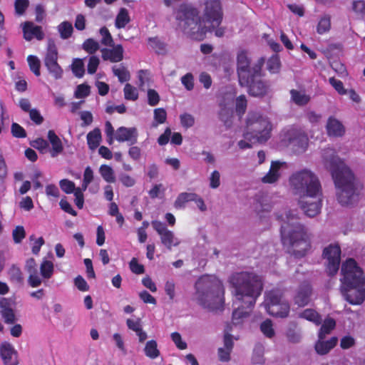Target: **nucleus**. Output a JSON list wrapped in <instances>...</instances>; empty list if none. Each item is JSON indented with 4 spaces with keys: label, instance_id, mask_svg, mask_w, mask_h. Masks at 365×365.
<instances>
[{
    "label": "nucleus",
    "instance_id": "obj_1",
    "mask_svg": "<svg viewBox=\"0 0 365 365\" xmlns=\"http://www.w3.org/2000/svg\"><path fill=\"white\" fill-rule=\"evenodd\" d=\"M204 15L205 21H201L199 11L190 4H181L175 13L178 26L190 38L201 41L207 31L218 27L222 19L220 0H205Z\"/></svg>",
    "mask_w": 365,
    "mask_h": 365
},
{
    "label": "nucleus",
    "instance_id": "obj_2",
    "mask_svg": "<svg viewBox=\"0 0 365 365\" xmlns=\"http://www.w3.org/2000/svg\"><path fill=\"white\" fill-rule=\"evenodd\" d=\"M230 283L235 288V307L232 312V323L235 326L242 324L250 314L257 299L262 291L260 277L252 272H240L232 274Z\"/></svg>",
    "mask_w": 365,
    "mask_h": 365
},
{
    "label": "nucleus",
    "instance_id": "obj_3",
    "mask_svg": "<svg viewBox=\"0 0 365 365\" xmlns=\"http://www.w3.org/2000/svg\"><path fill=\"white\" fill-rule=\"evenodd\" d=\"M321 163L331 173L339 202L347 205L355 201L357 196L354 175L333 148H327L322 150Z\"/></svg>",
    "mask_w": 365,
    "mask_h": 365
},
{
    "label": "nucleus",
    "instance_id": "obj_4",
    "mask_svg": "<svg viewBox=\"0 0 365 365\" xmlns=\"http://www.w3.org/2000/svg\"><path fill=\"white\" fill-rule=\"evenodd\" d=\"M281 237L284 246L296 257L304 256L311 247L309 236L299 222L295 211L288 210L280 215Z\"/></svg>",
    "mask_w": 365,
    "mask_h": 365
},
{
    "label": "nucleus",
    "instance_id": "obj_5",
    "mask_svg": "<svg viewBox=\"0 0 365 365\" xmlns=\"http://www.w3.org/2000/svg\"><path fill=\"white\" fill-rule=\"evenodd\" d=\"M341 292L351 304H361L365 300V277L356 261L346 259L341 265Z\"/></svg>",
    "mask_w": 365,
    "mask_h": 365
},
{
    "label": "nucleus",
    "instance_id": "obj_6",
    "mask_svg": "<svg viewBox=\"0 0 365 365\" xmlns=\"http://www.w3.org/2000/svg\"><path fill=\"white\" fill-rule=\"evenodd\" d=\"M195 299L202 307L210 311L221 309L224 304V287L215 276H202L195 283Z\"/></svg>",
    "mask_w": 365,
    "mask_h": 365
},
{
    "label": "nucleus",
    "instance_id": "obj_7",
    "mask_svg": "<svg viewBox=\"0 0 365 365\" xmlns=\"http://www.w3.org/2000/svg\"><path fill=\"white\" fill-rule=\"evenodd\" d=\"M289 184L292 192L299 199L319 197L322 195L319 180L310 170L303 169L293 173L289 178Z\"/></svg>",
    "mask_w": 365,
    "mask_h": 365
},
{
    "label": "nucleus",
    "instance_id": "obj_8",
    "mask_svg": "<svg viewBox=\"0 0 365 365\" xmlns=\"http://www.w3.org/2000/svg\"><path fill=\"white\" fill-rule=\"evenodd\" d=\"M272 125L265 116L258 112L249 113L245 138L249 140L264 143L270 138Z\"/></svg>",
    "mask_w": 365,
    "mask_h": 365
},
{
    "label": "nucleus",
    "instance_id": "obj_9",
    "mask_svg": "<svg viewBox=\"0 0 365 365\" xmlns=\"http://www.w3.org/2000/svg\"><path fill=\"white\" fill-rule=\"evenodd\" d=\"M248 53L245 50H240L237 54V71L240 86H247L250 83V78L257 76L261 71L264 64L262 58L259 59L252 66Z\"/></svg>",
    "mask_w": 365,
    "mask_h": 365
},
{
    "label": "nucleus",
    "instance_id": "obj_10",
    "mask_svg": "<svg viewBox=\"0 0 365 365\" xmlns=\"http://www.w3.org/2000/svg\"><path fill=\"white\" fill-rule=\"evenodd\" d=\"M263 305L267 313L277 317H287L289 312V304L279 290H272L265 294Z\"/></svg>",
    "mask_w": 365,
    "mask_h": 365
},
{
    "label": "nucleus",
    "instance_id": "obj_11",
    "mask_svg": "<svg viewBox=\"0 0 365 365\" xmlns=\"http://www.w3.org/2000/svg\"><path fill=\"white\" fill-rule=\"evenodd\" d=\"M323 258L326 260L327 272L329 275L337 273L341 259V248L337 244H331L323 251Z\"/></svg>",
    "mask_w": 365,
    "mask_h": 365
},
{
    "label": "nucleus",
    "instance_id": "obj_12",
    "mask_svg": "<svg viewBox=\"0 0 365 365\" xmlns=\"http://www.w3.org/2000/svg\"><path fill=\"white\" fill-rule=\"evenodd\" d=\"M285 139L288 140V146L297 154L304 153L308 147L309 139L307 135L302 130L290 129L285 135Z\"/></svg>",
    "mask_w": 365,
    "mask_h": 365
},
{
    "label": "nucleus",
    "instance_id": "obj_13",
    "mask_svg": "<svg viewBox=\"0 0 365 365\" xmlns=\"http://www.w3.org/2000/svg\"><path fill=\"white\" fill-rule=\"evenodd\" d=\"M151 225L160 235L161 243L169 250H171L173 247H177L180 244V240L162 222L154 220L152 221Z\"/></svg>",
    "mask_w": 365,
    "mask_h": 365
},
{
    "label": "nucleus",
    "instance_id": "obj_14",
    "mask_svg": "<svg viewBox=\"0 0 365 365\" xmlns=\"http://www.w3.org/2000/svg\"><path fill=\"white\" fill-rule=\"evenodd\" d=\"M235 95L229 93L222 96L220 101V110L219 113L220 118L227 126L230 125V118L233 115V103Z\"/></svg>",
    "mask_w": 365,
    "mask_h": 365
},
{
    "label": "nucleus",
    "instance_id": "obj_15",
    "mask_svg": "<svg viewBox=\"0 0 365 365\" xmlns=\"http://www.w3.org/2000/svg\"><path fill=\"white\" fill-rule=\"evenodd\" d=\"M287 168V164L284 161H272L268 173L262 178V182L266 184L277 182L282 176V171Z\"/></svg>",
    "mask_w": 365,
    "mask_h": 365
},
{
    "label": "nucleus",
    "instance_id": "obj_16",
    "mask_svg": "<svg viewBox=\"0 0 365 365\" xmlns=\"http://www.w3.org/2000/svg\"><path fill=\"white\" fill-rule=\"evenodd\" d=\"M299 203L306 215L313 217L317 215L321 210L322 196L299 199Z\"/></svg>",
    "mask_w": 365,
    "mask_h": 365
},
{
    "label": "nucleus",
    "instance_id": "obj_17",
    "mask_svg": "<svg viewBox=\"0 0 365 365\" xmlns=\"http://www.w3.org/2000/svg\"><path fill=\"white\" fill-rule=\"evenodd\" d=\"M0 355L4 365H17V352L9 342H4L0 345Z\"/></svg>",
    "mask_w": 365,
    "mask_h": 365
},
{
    "label": "nucleus",
    "instance_id": "obj_18",
    "mask_svg": "<svg viewBox=\"0 0 365 365\" xmlns=\"http://www.w3.org/2000/svg\"><path fill=\"white\" fill-rule=\"evenodd\" d=\"M261 71L257 76L250 78V83L245 87L249 88V93L253 96H262L267 93L268 86L260 79Z\"/></svg>",
    "mask_w": 365,
    "mask_h": 365
},
{
    "label": "nucleus",
    "instance_id": "obj_19",
    "mask_svg": "<svg viewBox=\"0 0 365 365\" xmlns=\"http://www.w3.org/2000/svg\"><path fill=\"white\" fill-rule=\"evenodd\" d=\"M0 312L6 324H14L16 318L13 309L12 302L6 298L0 299Z\"/></svg>",
    "mask_w": 365,
    "mask_h": 365
},
{
    "label": "nucleus",
    "instance_id": "obj_20",
    "mask_svg": "<svg viewBox=\"0 0 365 365\" xmlns=\"http://www.w3.org/2000/svg\"><path fill=\"white\" fill-rule=\"evenodd\" d=\"M254 211L262 217L266 213H269L272 209V204L269 199L264 195H257L252 204Z\"/></svg>",
    "mask_w": 365,
    "mask_h": 365
},
{
    "label": "nucleus",
    "instance_id": "obj_21",
    "mask_svg": "<svg viewBox=\"0 0 365 365\" xmlns=\"http://www.w3.org/2000/svg\"><path fill=\"white\" fill-rule=\"evenodd\" d=\"M112 48L101 49L102 58L113 63L120 62L123 58V48L120 44L111 46Z\"/></svg>",
    "mask_w": 365,
    "mask_h": 365
},
{
    "label": "nucleus",
    "instance_id": "obj_22",
    "mask_svg": "<svg viewBox=\"0 0 365 365\" xmlns=\"http://www.w3.org/2000/svg\"><path fill=\"white\" fill-rule=\"evenodd\" d=\"M137 130L135 128H119L115 133V139L119 142H130L135 144L137 142Z\"/></svg>",
    "mask_w": 365,
    "mask_h": 365
},
{
    "label": "nucleus",
    "instance_id": "obj_23",
    "mask_svg": "<svg viewBox=\"0 0 365 365\" xmlns=\"http://www.w3.org/2000/svg\"><path fill=\"white\" fill-rule=\"evenodd\" d=\"M23 31L24 37L26 41H31L34 38L42 40L44 37L41 27L35 25L32 22H26L24 25Z\"/></svg>",
    "mask_w": 365,
    "mask_h": 365
},
{
    "label": "nucleus",
    "instance_id": "obj_24",
    "mask_svg": "<svg viewBox=\"0 0 365 365\" xmlns=\"http://www.w3.org/2000/svg\"><path fill=\"white\" fill-rule=\"evenodd\" d=\"M327 134L332 137H341L345 133V128L336 118L329 117L326 125Z\"/></svg>",
    "mask_w": 365,
    "mask_h": 365
},
{
    "label": "nucleus",
    "instance_id": "obj_25",
    "mask_svg": "<svg viewBox=\"0 0 365 365\" xmlns=\"http://www.w3.org/2000/svg\"><path fill=\"white\" fill-rule=\"evenodd\" d=\"M311 288L309 284H305L300 287L294 296V303L299 307L307 305L310 300Z\"/></svg>",
    "mask_w": 365,
    "mask_h": 365
},
{
    "label": "nucleus",
    "instance_id": "obj_26",
    "mask_svg": "<svg viewBox=\"0 0 365 365\" xmlns=\"http://www.w3.org/2000/svg\"><path fill=\"white\" fill-rule=\"evenodd\" d=\"M48 139L51 145V155L55 158L63 152V145L59 137L52 130L48 132Z\"/></svg>",
    "mask_w": 365,
    "mask_h": 365
},
{
    "label": "nucleus",
    "instance_id": "obj_27",
    "mask_svg": "<svg viewBox=\"0 0 365 365\" xmlns=\"http://www.w3.org/2000/svg\"><path fill=\"white\" fill-rule=\"evenodd\" d=\"M337 339L332 337L329 340L324 341V339H318L315 344V350L320 355L327 354L336 344Z\"/></svg>",
    "mask_w": 365,
    "mask_h": 365
},
{
    "label": "nucleus",
    "instance_id": "obj_28",
    "mask_svg": "<svg viewBox=\"0 0 365 365\" xmlns=\"http://www.w3.org/2000/svg\"><path fill=\"white\" fill-rule=\"evenodd\" d=\"M88 148L94 150L96 149L101 141V133L99 128H95L89 132L86 136Z\"/></svg>",
    "mask_w": 365,
    "mask_h": 365
},
{
    "label": "nucleus",
    "instance_id": "obj_29",
    "mask_svg": "<svg viewBox=\"0 0 365 365\" xmlns=\"http://www.w3.org/2000/svg\"><path fill=\"white\" fill-rule=\"evenodd\" d=\"M299 317L312 322L316 325H319L322 319L321 316L314 309H307L299 314Z\"/></svg>",
    "mask_w": 365,
    "mask_h": 365
},
{
    "label": "nucleus",
    "instance_id": "obj_30",
    "mask_svg": "<svg viewBox=\"0 0 365 365\" xmlns=\"http://www.w3.org/2000/svg\"><path fill=\"white\" fill-rule=\"evenodd\" d=\"M145 356L151 359H155L160 356V350L158 349V344L155 340L147 341L144 348Z\"/></svg>",
    "mask_w": 365,
    "mask_h": 365
},
{
    "label": "nucleus",
    "instance_id": "obj_31",
    "mask_svg": "<svg viewBox=\"0 0 365 365\" xmlns=\"http://www.w3.org/2000/svg\"><path fill=\"white\" fill-rule=\"evenodd\" d=\"M58 51L53 42L50 41L48 44L47 51L44 58L45 65L57 63Z\"/></svg>",
    "mask_w": 365,
    "mask_h": 365
},
{
    "label": "nucleus",
    "instance_id": "obj_32",
    "mask_svg": "<svg viewBox=\"0 0 365 365\" xmlns=\"http://www.w3.org/2000/svg\"><path fill=\"white\" fill-rule=\"evenodd\" d=\"M195 197V192H181L178 195L174 202V207L176 209L183 208L185 207V204L188 202L192 201L193 197Z\"/></svg>",
    "mask_w": 365,
    "mask_h": 365
},
{
    "label": "nucleus",
    "instance_id": "obj_33",
    "mask_svg": "<svg viewBox=\"0 0 365 365\" xmlns=\"http://www.w3.org/2000/svg\"><path fill=\"white\" fill-rule=\"evenodd\" d=\"M128 11L125 8H121L116 16L115 26L118 29L124 28L130 22Z\"/></svg>",
    "mask_w": 365,
    "mask_h": 365
},
{
    "label": "nucleus",
    "instance_id": "obj_34",
    "mask_svg": "<svg viewBox=\"0 0 365 365\" xmlns=\"http://www.w3.org/2000/svg\"><path fill=\"white\" fill-rule=\"evenodd\" d=\"M290 93L292 100L298 106H304L310 100L309 96L306 95L303 91L292 90Z\"/></svg>",
    "mask_w": 365,
    "mask_h": 365
},
{
    "label": "nucleus",
    "instance_id": "obj_35",
    "mask_svg": "<svg viewBox=\"0 0 365 365\" xmlns=\"http://www.w3.org/2000/svg\"><path fill=\"white\" fill-rule=\"evenodd\" d=\"M99 173L103 180L107 182H114L115 181V173L110 166L107 165H101Z\"/></svg>",
    "mask_w": 365,
    "mask_h": 365
},
{
    "label": "nucleus",
    "instance_id": "obj_36",
    "mask_svg": "<svg viewBox=\"0 0 365 365\" xmlns=\"http://www.w3.org/2000/svg\"><path fill=\"white\" fill-rule=\"evenodd\" d=\"M335 326L336 322L333 319L329 318L325 319L319 332V338L324 339L326 335L329 334L334 329Z\"/></svg>",
    "mask_w": 365,
    "mask_h": 365
},
{
    "label": "nucleus",
    "instance_id": "obj_37",
    "mask_svg": "<svg viewBox=\"0 0 365 365\" xmlns=\"http://www.w3.org/2000/svg\"><path fill=\"white\" fill-rule=\"evenodd\" d=\"M10 280L16 284H21L24 280L23 274L19 267L13 265L8 272Z\"/></svg>",
    "mask_w": 365,
    "mask_h": 365
},
{
    "label": "nucleus",
    "instance_id": "obj_38",
    "mask_svg": "<svg viewBox=\"0 0 365 365\" xmlns=\"http://www.w3.org/2000/svg\"><path fill=\"white\" fill-rule=\"evenodd\" d=\"M148 45L154 49L158 53L163 54L166 51V45L161 41L158 37H152L148 38Z\"/></svg>",
    "mask_w": 365,
    "mask_h": 365
},
{
    "label": "nucleus",
    "instance_id": "obj_39",
    "mask_svg": "<svg viewBox=\"0 0 365 365\" xmlns=\"http://www.w3.org/2000/svg\"><path fill=\"white\" fill-rule=\"evenodd\" d=\"M113 71L114 75L118 78L120 82L123 83L129 81L130 77V73L123 66H114Z\"/></svg>",
    "mask_w": 365,
    "mask_h": 365
},
{
    "label": "nucleus",
    "instance_id": "obj_40",
    "mask_svg": "<svg viewBox=\"0 0 365 365\" xmlns=\"http://www.w3.org/2000/svg\"><path fill=\"white\" fill-rule=\"evenodd\" d=\"M124 98L128 101H135L138 98V91L130 83H126L123 88Z\"/></svg>",
    "mask_w": 365,
    "mask_h": 365
},
{
    "label": "nucleus",
    "instance_id": "obj_41",
    "mask_svg": "<svg viewBox=\"0 0 365 365\" xmlns=\"http://www.w3.org/2000/svg\"><path fill=\"white\" fill-rule=\"evenodd\" d=\"M71 70L73 73L77 78L83 77L85 73L83 61L81 58H75L71 64Z\"/></svg>",
    "mask_w": 365,
    "mask_h": 365
},
{
    "label": "nucleus",
    "instance_id": "obj_42",
    "mask_svg": "<svg viewBox=\"0 0 365 365\" xmlns=\"http://www.w3.org/2000/svg\"><path fill=\"white\" fill-rule=\"evenodd\" d=\"M73 30L72 24L68 21H63L58 26L60 36L63 39L68 38L71 36Z\"/></svg>",
    "mask_w": 365,
    "mask_h": 365
},
{
    "label": "nucleus",
    "instance_id": "obj_43",
    "mask_svg": "<svg viewBox=\"0 0 365 365\" xmlns=\"http://www.w3.org/2000/svg\"><path fill=\"white\" fill-rule=\"evenodd\" d=\"M41 274L45 279L51 277L53 273V264L48 260H43L40 267Z\"/></svg>",
    "mask_w": 365,
    "mask_h": 365
},
{
    "label": "nucleus",
    "instance_id": "obj_44",
    "mask_svg": "<svg viewBox=\"0 0 365 365\" xmlns=\"http://www.w3.org/2000/svg\"><path fill=\"white\" fill-rule=\"evenodd\" d=\"M331 28V21L329 16H324L319 20L317 31L319 34H324L328 32Z\"/></svg>",
    "mask_w": 365,
    "mask_h": 365
},
{
    "label": "nucleus",
    "instance_id": "obj_45",
    "mask_svg": "<svg viewBox=\"0 0 365 365\" xmlns=\"http://www.w3.org/2000/svg\"><path fill=\"white\" fill-rule=\"evenodd\" d=\"M154 122L153 127H157L158 124L164 123L167 118V113L164 108H155L153 111Z\"/></svg>",
    "mask_w": 365,
    "mask_h": 365
},
{
    "label": "nucleus",
    "instance_id": "obj_46",
    "mask_svg": "<svg viewBox=\"0 0 365 365\" xmlns=\"http://www.w3.org/2000/svg\"><path fill=\"white\" fill-rule=\"evenodd\" d=\"M260 329L263 334L267 338L271 339L275 334L272 322L269 319H267L261 324Z\"/></svg>",
    "mask_w": 365,
    "mask_h": 365
},
{
    "label": "nucleus",
    "instance_id": "obj_47",
    "mask_svg": "<svg viewBox=\"0 0 365 365\" xmlns=\"http://www.w3.org/2000/svg\"><path fill=\"white\" fill-rule=\"evenodd\" d=\"M99 33L101 36V42L103 45L106 46H113V37L106 26L102 27L100 29Z\"/></svg>",
    "mask_w": 365,
    "mask_h": 365
},
{
    "label": "nucleus",
    "instance_id": "obj_48",
    "mask_svg": "<svg viewBox=\"0 0 365 365\" xmlns=\"http://www.w3.org/2000/svg\"><path fill=\"white\" fill-rule=\"evenodd\" d=\"M27 61H28V63H29L31 71L36 76H39L41 74L39 59L35 56L30 55L27 58Z\"/></svg>",
    "mask_w": 365,
    "mask_h": 365
},
{
    "label": "nucleus",
    "instance_id": "obj_49",
    "mask_svg": "<svg viewBox=\"0 0 365 365\" xmlns=\"http://www.w3.org/2000/svg\"><path fill=\"white\" fill-rule=\"evenodd\" d=\"M93 178L94 175L93 170L89 166L86 167L83 173V179L81 188L83 190H86L88 185L93 181Z\"/></svg>",
    "mask_w": 365,
    "mask_h": 365
},
{
    "label": "nucleus",
    "instance_id": "obj_50",
    "mask_svg": "<svg viewBox=\"0 0 365 365\" xmlns=\"http://www.w3.org/2000/svg\"><path fill=\"white\" fill-rule=\"evenodd\" d=\"M47 68L49 73L56 79H59L62 78L63 70L61 66L58 65V62L54 63H50L48 65H45Z\"/></svg>",
    "mask_w": 365,
    "mask_h": 365
},
{
    "label": "nucleus",
    "instance_id": "obj_51",
    "mask_svg": "<svg viewBox=\"0 0 365 365\" xmlns=\"http://www.w3.org/2000/svg\"><path fill=\"white\" fill-rule=\"evenodd\" d=\"M267 69L272 73H278L280 68V61L278 56H273L267 61Z\"/></svg>",
    "mask_w": 365,
    "mask_h": 365
},
{
    "label": "nucleus",
    "instance_id": "obj_52",
    "mask_svg": "<svg viewBox=\"0 0 365 365\" xmlns=\"http://www.w3.org/2000/svg\"><path fill=\"white\" fill-rule=\"evenodd\" d=\"M83 48L88 53L92 54L99 49V43L93 38H88L83 43Z\"/></svg>",
    "mask_w": 365,
    "mask_h": 365
},
{
    "label": "nucleus",
    "instance_id": "obj_53",
    "mask_svg": "<svg viewBox=\"0 0 365 365\" xmlns=\"http://www.w3.org/2000/svg\"><path fill=\"white\" fill-rule=\"evenodd\" d=\"M59 185L61 190L67 194L74 193L77 189L75 187L74 182L66 179L61 180Z\"/></svg>",
    "mask_w": 365,
    "mask_h": 365
},
{
    "label": "nucleus",
    "instance_id": "obj_54",
    "mask_svg": "<svg viewBox=\"0 0 365 365\" xmlns=\"http://www.w3.org/2000/svg\"><path fill=\"white\" fill-rule=\"evenodd\" d=\"M180 123L185 128H190L195 124V118L190 113H185L180 116Z\"/></svg>",
    "mask_w": 365,
    "mask_h": 365
},
{
    "label": "nucleus",
    "instance_id": "obj_55",
    "mask_svg": "<svg viewBox=\"0 0 365 365\" xmlns=\"http://www.w3.org/2000/svg\"><path fill=\"white\" fill-rule=\"evenodd\" d=\"M26 236V232L23 226H17L12 232V237L15 243H20Z\"/></svg>",
    "mask_w": 365,
    "mask_h": 365
},
{
    "label": "nucleus",
    "instance_id": "obj_56",
    "mask_svg": "<svg viewBox=\"0 0 365 365\" xmlns=\"http://www.w3.org/2000/svg\"><path fill=\"white\" fill-rule=\"evenodd\" d=\"M148 103L150 106H155L160 101V96L154 89H148L147 92Z\"/></svg>",
    "mask_w": 365,
    "mask_h": 365
},
{
    "label": "nucleus",
    "instance_id": "obj_57",
    "mask_svg": "<svg viewBox=\"0 0 365 365\" xmlns=\"http://www.w3.org/2000/svg\"><path fill=\"white\" fill-rule=\"evenodd\" d=\"M247 108V100L245 96H240L236 99V111L239 115H242L245 113Z\"/></svg>",
    "mask_w": 365,
    "mask_h": 365
},
{
    "label": "nucleus",
    "instance_id": "obj_58",
    "mask_svg": "<svg viewBox=\"0 0 365 365\" xmlns=\"http://www.w3.org/2000/svg\"><path fill=\"white\" fill-rule=\"evenodd\" d=\"M90 93V87L85 84H81L77 86L75 91V97L77 98H83L88 96Z\"/></svg>",
    "mask_w": 365,
    "mask_h": 365
},
{
    "label": "nucleus",
    "instance_id": "obj_59",
    "mask_svg": "<svg viewBox=\"0 0 365 365\" xmlns=\"http://www.w3.org/2000/svg\"><path fill=\"white\" fill-rule=\"evenodd\" d=\"M210 187L216 189L220 185V173L217 170H214L209 178Z\"/></svg>",
    "mask_w": 365,
    "mask_h": 365
},
{
    "label": "nucleus",
    "instance_id": "obj_60",
    "mask_svg": "<svg viewBox=\"0 0 365 365\" xmlns=\"http://www.w3.org/2000/svg\"><path fill=\"white\" fill-rule=\"evenodd\" d=\"M29 274V277L28 279V282L31 287H37L41 284L42 280L38 273V271L30 272Z\"/></svg>",
    "mask_w": 365,
    "mask_h": 365
},
{
    "label": "nucleus",
    "instance_id": "obj_61",
    "mask_svg": "<svg viewBox=\"0 0 365 365\" xmlns=\"http://www.w3.org/2000/svg\"><path fill=\"white\" fill-rule=\"evenodd\" d=\"M329 83L334 88V89L341 95L346 94V90L344 88L343 83L331 77L329 79Z\"/></svg>",
    "mask_w": 365,
    "mask_h": 365
},
{
    "label": "nucleus",
    "instance_id": "obj_62",
    "mask_svg": "<svg viewBox=\"0 0 365 365\" xmlns=\"http://www.w3.org/2000/svg\"><path fill=\"white\" fill-rule=\"evenodd\" d=\"M29 239L31 241H34L32 245V253L34 255H38L40 252L41 246L44 244L43 238L40 237L36 239L34 235H31L30 236Z\"/></svg>",
    "mask_w": 365,
    "mask_h": 365
},
{
    "label": "nucleus",
    "instance_id": "obj_63",
    "mask_svg": "<svg viewBox=\"0 0 365 365\" xmlns=\"http://www.w3.org/2000/svg\"><path fill=\"white\" fill-rule=\"evenodd\" d=\"M165 292L170 300L175 297V284L173 280H168L165 284Z\"/></svg>",
    "mask_w": 365,
    "mask_h": 365
},
{
    "label": "nucleus",
    "instance_id": "obj_64",
    "mask_svg": "<svg viewBox=\"0 0 365 365\" xmlns=\"http://www.w3.org/2000/svg\"><path fill=\"white\" fill-rule=\"evenodd\" d=\"M129 265L130 270L133 273L137 274L144 273L145 269L143 265L139 264L136 258H133L130 262Z\"/></svg>",
    "mask_w": 365,
    "mask_h": 365
}]
</instances>
